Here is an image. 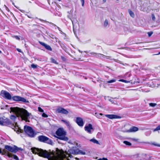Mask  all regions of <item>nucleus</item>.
I'll use <instances>...</instances> for the list:
<instances>
[{"mask_svg": "<svg viewBox=\"0 0 160 160\" xmlns=\"http://www.w3.org/2000/svg\"><path fill=\"white\" fill-rule=\"evenodd\" d=\"M159 130H160V125L158 126L156 128H155L153 130V131L155 132Z\"/></svg>", "mask_w": 160, "mask_h": 160, "instance_id": "c756f323", "label": "nucleus"}, {"mask_svg": "<svg viewBox=\"0 0 160 160\" xmlns=\"http://www.w3.org/2000/svg\"><path fill=\"white\" fill-rule=\"evenodd\" d=\"M138 130V128L135 127H133L130 128L129 131L131 132H135Z\"/></svg>", "mask_w": 160, "mask_h": 160, "instance_id": "6ab92c4d", "label": "nucleus"}, {"mask_svg": "<svg viewBox=\"0 0 160 160\" xmlns=\"http://www.w3.org/2000/svg\"><path fill=\"white\" fill-rule=\"evenodd\" d=\"M2 150H1L0 149V153H2Z\"/></svg>", "mask_w": 160, "mask_h": 160, "instance_id": "8fccbe9b", "label": "nucleus"}, {"mask_svg": "<svg viewBox=\"0 0 160 160\" xmlns=\"http://www.w3.org/2000/svg\"><path fill=\"white\" fill-rule=\"evenodd\" d=\"M109 101L112 102V103H113V100L111 99H110L109 100Z\"/></svg>", "mask_w": 160, "mask_h": 160, "instance_id": "37998d69", "label": "nucleus"}, {"mask_svg": "<svg viewBox=\"0 0 160 160\" xmlns=\"http://www.w3.org/2000/svg\"><path fill=\"white\" fill-rule=\"evenodd\" d=\"M160 54V52L158 53L156 55H159Z\"/></svg>", "mask_w": 160, "mask_h": 160, "instance_id": "864d4df0", "label": "nucleus"}, {"mask_svg": "<svg viewBox=\"0 0 160 160\" xmlns=\"http://www.w3.org/2000/svg\"><path fill=\"white\" fill-rule=\"evenodd\" d=\"M40 20L41 21H42V20H41V19H40Z\"/></svg>", "mask_w": 160, "mask_h": 160, "instance_id": "4d7b16f0", "label": "nucleus"}, {"mask_svg": "<svg viewBox=\"0 0 160 160\" xmlns=\"http://www.w3.org/2000/svg\"><path fill=\"white\" fill-rule=\"evenodd\" d=\"M39 43L41 45L44 46L48 50L50 51H52V49L49 45H48L45 43L42 42H39Z\"/></svg>", "mask_w": 160, "mask_h": 160, "instance_id": "ddd939ff", "label": "nucleus"}, {"mask_svg": "<svg viewBox=\"0 0 160 160\" xmlns=\"http://www.w3.org/2000/svg\"><path fill=\"white\" fill-rule=\"evenodd\" d=\"M8 156L10 158H13L16 160H19L18 158L16 155L12 154L10 153H8Z\"/></svg>", "mask_w": 160, "mask_h": 160, "instance_id": "2eb2a0df", "label": "nucleus"}, {"mask_svg": "<svg viewBox=\"0 0 160 160\" xmlns=\"http://www.w3.org/2000/svg\"><path fill=\"white\" fill-rule=\"evenodd\" d=\"M95 114L96 115V116L98 118H100V115H99V114H98L97 113H95Z\"/></svg>", "mask_w": 160, "mask_h": 160, "instance_id": "a19ab883", "label": "nucleus"}, {"mask_svg": "<svg viewBox=\"0 0 160 160\" xmlns=\"http://www.w3.org/2000/svg\"><path fill=\"white\" fill-rule=\"evenodd\" d=\"M71 21H72V24H73V22H72V20H71Z\"/></svg>", "mask_w": 160, "mask_h": 160, "instance_id": "6e6d98bb", "label": "nucleus"}, {"mask_svg": "<svg viewBox=\"0 0 160 160\" xmlns=\"http://www.w3.org/2000/svg\"><path fill=\"white\" fill-rule=\"evenodd\" d=\"M120 81H122V82H126V83H128V82H129L128 81H126V80H123V79H121V80H120Z\"/></svg>", "mask_w": 160, "mask_h": 160, "instance_id": "e433bc0d", "label": "nucleus"}, {"mask_svg": "<svg viewBox=\"0 0 160 160\" xmlns=\"http://www.w3.org/2000/svg\"><path fill=\"white\" fill-rule=\"evenodd\" d=\"M107 57V58L108 59H110V57L109 56H106Z\"/></svg>", "mask_w": 160, "mask_h": 160, "instance_id": "c03bdc74", "label": "nucleus"}, {"mask_svg": "<svg viewBox=\"0 0 160 160\" xmlns=\"http://www.w3.org/2000/svg\"><path fill=\"white\" fill-rule=\"evenodd\" d=\"M12 128L18 133L19 132L22 133L23 132V130L19 128L17 126H15L14 125H12Z\"/></svg>", "mask_w": 160, "mask_h": 160, "instance_id": "f8f14e48", "label": "nucleus"}, {"mask_svg": "<svg viewBox=\"0 0 160 160\" xmlns=\"http://www.w3.org/2000/svg\"><path fill=\"white\" fill-rule=\"evenodd\" d=\"M38 138V140L40 142L47 143L51 145H52L53 143L52 141L46 136L41 135L39 136Z\"/></svg>", "mask_w": 160, "mask_h": 160, "instance_id": "39448f33", "label": "nucleus"}, {"mask_svg": "<svg viewBox=\"0 0 160 160\" xmlns=\"http://www.w3.org/2000/svg\"><path fill=\"white\" fill-rule=\"evenodd\" d=\"M12 110L15 112L17 117L20 118L22 121L24 120L26 122H29V118H30V116L31 114L28 112L27 110L18 107L13 108Z\"/></svg>", "mask_w": 160, "mask_h": 160, "instance_id": "f03ea898", "label": "nucleus"}, {"mask_svg": "<svg viewBox=\"0 0 160 160\" xmlns=\"http://www.w3.org/2000/svg\"><path fill=\"white\" fill-rule=\"evenodd\" d=\"M68 142L71 145H73L72 146H75V148H78V143L75 142H72L71 141H69Z\"/></svg>", "mask_w": 160, "mask_h": 160, "instance_id": "f3484780", "label": "nucleus"}, {"mask_svg": "<svg viewBox=\"0 0 160 160\" xmlns=\"http://www.w3.org/2000/svg\"><path fill=\"white\" fill-rule=\"evenodd\" d=\"M38 110L39 112H43L44 111L40 107L38 108Z\"/></svg>", "mask_w": 160, "mask_h": 160, "instance_id": "72a5a7b5", "label": "nucleus"}, {"mask_svg": "<svg viewBox=\"0 0 160 160\" xmlns=\"http://www.w3.org/2000/svg\"><path fill=\"white\" fill-rule=\"evenodd\" d=\"M77 154H81L85 155L86 152L84 151H82L79 149L78 148H77Z\"/></svg>", "mask_w": 160, "mask_h": 160, "instance_id": "a211bd4d", "label": "nucleus"}, {"mask_svg": "<svg viewBox=\"0 0 160 160\" xmlns=\"http://www.w3.org/2000/svg\"><path fill=\"white\" fill-rule=\"evenodd\" d=\"M106 0H103V2H106Z\"/></svg>", "mask_w": 160, "mask_h": 160, "instance_id": "de8ad7c7", "label": "nucleus"}, {"mask_svg": "<svg viewBox=\"0 0 160 160\" xmlns=\"http://www.w3.org/2000/svg\"><path fill=\"white\" fill-rule=\"evenodd\" d=\"M16 118V117L15 115H12L10 117V118L11 119L14 120Z\"/></svg>", "mask_w": 160, "mask_h": 160, "instance_id": "a878e982", "label": "nucleus"}, {"mask_svg": "<svg viewBox=\"0 0 160 160\" xmlns=\"http://www.w3.org/2000/svg\"><path fill=\"white\" fill-rule=\"evenodd\" d=\"M31 67L33 68H37V65L34 64H32L31 65Z\"/></svg>", "mask_w": 160, "mask_h": 160, "instance_id": "2f4dec72", "label": "nucleus"}, {"mask_svg": "<svg viewBox=\"0 0 160 160\" xmlns=\"http://www.w3.org/2000/svg\"><path fill=\"white\" fill-rule=\"evenodd\" d=\"M23 102H26V103H28L29 101L28 100H27L26 99H25L24 98L21 97H20V99H19V101Z\"/></svg>", "mask_w": 160, "mask_h": 160, "instance_id": "412c9836", "label": "nucleus"}, {"mask_svg": "<svg viewBox=\"0 0 160 160\" xmlns=\"http://www.w3.org/2000/svg\"><path fill=\"white\" fill-rule=\"evenodd\" d=\"M85 130L89 133H92V130L93 129L92 125L91 124H89L88 125L86 126L85 127Z\"/></svg>", "mask_w": 160, "mask_h": 160, "instance_id": "9d476101", "label": "nucleus"}, {"mask_svg": "<svg viewBox=\"0 0 160 160\" xmlns=\"http://www.w3.org/2000/svg\"><path fill=\"white\" fill-rule=\"evenodd\" d=\"M90 54L92 55H93L94 56L96 57H98L100 58H101V57L102 58H104V57L105 56L103 54H101L100 53H98L97 54L95 53L92 52H90Z\"/></svg>", "mask_w": 160, "mask_h": 160, "instance_id": "dca6fc26", "label": "nucleus"}, {"mask_svg": "<svg viewBox=\"0 0 160 160\" xmlns=\"http://www.w3.org/2000/svg\"><path fill=\"white\" fill-rule=\"evenodd\" d=\"M42 116L43 117H45V118H47L48 117V115L44 113H42Z\"/></svg>", "mask_w": 160, "mask_h": 160, "instance_id": "f704fd0d", "label": "nucleus"}, {"mask_svg": "<svg viewBox=\"0 0 160 160\" xmlns=\"http://www.w3.org/2000/svg\"><path fill=\"white\" fill-rule=\"evenodd\" d=\"M1 52H2L0 50V53H1Z\"/></svg>", "mask_w": 160, "mask_h": 160, "instance_id": "5fc2aeb1", "label": "nucleus"}, {"mask_svg": "<svg viewBox=\"0 0 160 160\" xmlns=\"http://www.w3.org/2000/svg\"><path fill=\"white\" fill-rule=\"evenodd\" d=\"M156 145L158 146V147H160V145Z\"/></svg>", "mask_w": 160, "mask_h": 160, "instance_id": "3c124183", "label": "nucleus"}, {"mask_svg": "<svg viewBox=\"0 0 160 160\" xmlns=\"http://www.w3.org/2000/svg\"><path fill=\"white\" fill-rule=\"evenodd\" d=\"M9 119L7 118L4 119L3 118H0V125H7L11 124Z\"/></svg>", "mask_w": 160, "mask_h": 160, "instance_id": "0eeeda50", "label": "nucleus"}, {"mask_svg": "<svg viewBox=\"0 0 160 160\" xmlns=\"http://www.w3.org/2000/svg\"><path fill=\"white\" fill-rule=\"evenodd\" d=\"M105 116L108 118L110 119H112L114 118H119V116L112 114H106Z\"/></svg>", "mask_w": 160, "mask_h": 160, "instance_id": "4468645a", "label": "nucleus"}, {"mask_svg": "<svg viewBox=\"0 0 160 160\" xmlns=\"http://www.w3.org/2000/svg\"><path fill=\"white\" fill-rule=\"evenodd\" d=\"M49 22V23L52 24V25H54V26H56V25H55L54 24H53V23H52V22Z\"/></svg>", "mask_w": 160, "mask_h": 160, "instance_id": "a18cd8bd", "label": "nucleus"}, {"mask_svg": "<svg viewBox=\"0 0 160 160\" xmlns=\"http://www.w3.org/2000/svg\"><path fill=\"white\" fill-rule=\"evenodd\" d=\"M12 37L13 38H15L16 39H17V40H20V38L19 37V36H12Z\"/></svg>", "mask_w": 160, "mask_h": 160, "instance_id": "473e14b6", "label": "nucleus"}, {"mask_svg": "<svg viewBox=\"0 0 160 160\" xmlns=\"http://www.w3.org/2000/svg\"><path fill=\"white\" fill-rule=\"evenodd\" d=\"M129 13L130 14V15L131 17H132L133 18L134 16V13L131 10L129 11Z\"/></svg>", "mask_w": 160, "mask_h": 160, "instance_id": "393cba45", "label": "nucleus"}, {"mask_svg": "<svg viewBox=\"0 0 160 160\" xmlns=\"http://www.w3.org/2000/svg\"><path fill=\"white\" fill-rule=\"evenodd\" d=\"M123 143L127 145H131V144L129 142L127 141H124L123 142Z\"/></svg>", "mask_w": 160, "mask_h": 160, "instance_id": "bb28decb", "label": "nucleus"}, {"mask_svg": "<svg viewBox=\"0 0 160 160\" xmlns=\"http://www.w3.org/2000/svg\"><path fill=\"white\" fill-rule=\"evenodd\" d=\"M149 105L151 107H154L156 106V104L155 103H149Z\"/></svg>", "mask_w": 160, "mask_h": 160, "instance_id": "7c9ffc66", "label": "nucleus"}, {"mask_svg": "<svg viewBox=\"0 0 160 160\" xmlns=\"http://www.w3.org/2000/svg\"><path fill=\"white\" fill-rule=\"evenodd\" d=\"M79 51L80 52H81V53H82V51H80V50H79Z\"/></svg>", "mask_w": 160, "mask_h": 160, "instance_id": "603ef678", "label": "nucleus"}, {"mask_svg": "<svg viewBox=\"0 0 160 160\" xmlns=\"http://www.w3.org/2000/svg\"><path fill=\"white\" fill-rule=\"evenodd\" d=\"M52 61L53 62L56 63V62L54 59H52Z\"/></svg>", "mask_w": 160, "mask_h": 160, "instance_id": "49530a36", "label": "nucleus"}, {"mask_svg": "<svg viewBox=\"0 0 160 160\" xmlns=\"http://www.w3.org/2000/svg\"><path fill=\"white\" fill-rule=\"evenodd\" d=\"M22 151V149L20 148H18L16 146L14 145L13 147H12L10 152H12L16 153L18 151Z\"/></svg>", "mask_w": 160, "mask_h": 160, "instance_id": "9b49d317", "label": "nucleus"}, {"mask_svg": "<svg viewBox=\"0 0 160 160\" xmlns=\"http://www.w3.org/2000/svg\"><path fill=\"white\" fill-rule=\"evenodd\" d=\"M17 50L19 52H21V49H19V48H17Z\"/></svg>", "mask_w": 160, "mask_h": 160, "instance_id": "79ce46f5", "label": "nucleus"}, {"mask_svg": "<svg viewBox=\"0 0 160 160\" xmlns=\"http://www.w3.org/2000/svg\"><path fill=\"white\" fill-rule=\"evenodd\" d=\"M99 115H101V116H102V115H103V114H102V113H99Z\"/></svg>", "mask_w": 160, "mask_h": 160, "instance_id": "09e8293b", "label": "nucleus"}, {"mask_svg": "<svg viewBox=\"0 0 160 160\" xmlns=\"http://www.w3.org/2000/svg\"><path fill=\"white\" fill-rule=\"evenodd\" d=\"M82 2V6H83L84 4V0H80Z\"/></svg>", "mask_w": 160, "mask_h": 160, "instance_id": "4c0bfd02", "label": "nucleus"}, {"mask_svg": "<svg viewBox=\"0 0 160 160\" xmlns=\"http://www.w3.org/2000/svg\"><path fill=\"white\" fill-rule=\"evenodd\" d=\"M20 96H15L12 97V99L13 100L15 101H19L20 99Z\"/></svg>", "mask_w": 160, "mask_h": 160, "instance_id": "5701e85b", "label": "nucleus"}, {"mask_svg": "<svg viewBox=\"0 0 160 160\" xmlns=\"http://www.w3.org/2000/svg\"><path fill=\"white\" fill-rule=\"evenodd\" d=\"M56 111L58 113L65 114H67L68 113V112L67 110L62 108H58L57 109Z\"/></svg>", "mask_w": 160, "mask_h": 160, "instance_id": "1a4fd4ad", "label": "nucleus"}, {"mask_svg": "<svg viewBox=\"0 0 160 160\" xmlns=\"http://www.w3.org/2000/svg\"><path fill=\"white\" fill-rule=\"evenodd\" d=\"M24 129V132L30 137H33L37 134L34 132L32 128L30 126H25Z\"/></svg>", "mask_w": 160, "mask_h": 160, "instance_id": "20e7f679", "label": "nucleus"}, {"mask_svg": "<svg viewBox=\"0 0 160 160\" xmlns=\"http://www.w3.org/2000/svg\"><path fill=\"white\" fill-rule=\"evenodd\" d=\"M62 121L63 122L65 123V124L68 127L70 128L71 126L69 122L67 121L66 120H62Z\"/></svg>", "mask_w": 160, "mask_h": 160, "instance_id": "aec40b11", "label": "nucleus"}, {"mask_svg": "<svg viewBox=\"0 0 160 160\" xmlns=\"http://www.w3.org/2000/svg\"><path fill=\"white\" fill-rule=\"evenodd\" d=\"M116 81V80L115 79H113L108 81L107 82L108 83H112L115 82Z\"/></svg>", "mask_w": 160, "mask_h": 160, "instance_id": "c85d7f7f", "label": "nucleus"}, {"mask_svg": "<svg viewBox=\"0 0 160 160\" xmlns=\"http://www.w3.org/2000/svg\"><path fill=\"white\" fill-rule=\"evenodd\" d=\"M152 19L153 20H155V17L154 15L153 14H152Z\"/></svg>", "mask_w": 160, "mask_h": 160, "instance_id": "c9c22d12", "label": "nucleus"}, {"mask_svg": "<svg viewBox=\"0 0 160 160\" xmlns=\"http://www.w3.org/2000/svg\"><path fill=\"white\" fill-rule=\"evenodd\" d=\"M89 141L90 142H92L94 143H96L98 144H100V143L96 139H95V138H92L91 139L89 140Z\"/></svg>", "mask_w": 160, "mask_h": 160, "instance_id": "4be33fe9", "label": "nucleus"}, {"mask_svg": "<svg viewBox=\"0 0 160 160\" xmlns=\"http://www.w3.org/2000/svg\"><path fill=\"white\" fill-rule=\"evenodd\" d=\"M108 24V21L107 19H106L105 20L104 22V26L105 27H106L107 25Z\"/></svg>", "mask_w": 160, "mask_h": 160, "instance_id": "cd10ccee", "label": "nucleus"}, {"mask_svg": "<svg viewBox=\"0 0 160 160\" xmlns=\"http://www.w3.org/2000/svg\"><path fill=\"white\" fill-rule=\"evenodd\" d=\"M97 160H108L107 158H100L98 159Z\"/></svg>", "mask_w": 160, "mask_h": 160, "instance_id": "58836bf2", "label": "nucleus"}, {"mask_svg": "<svg viewBox=\"0 0 160 160\" xmlns=\"http://www.w3.org/2000/svg\"><path fill=\"white\" fill-rule=\"evenodd\" d=\"M77 124L80 127H82L84 124L83 119L80 117H77L75 121Z\"/></svg>", "mask_w": 160, "mask_h": 160, "instance_id": "6e6552de", "label": "nucleus"}, {"mask_svg": "<svg viewBox=\"0 0 160 160\" xmlns=\"http://www.w3.org/2000/svg\"><path fill=\"white\" fill-rule=\"evenodd\" d=\"M77 148L75 146H72L68 152H64L57 148L55 151H52L50 152L46 150L35 148H32L31 150L33 153L46 158L49 160H69V158H71L73 157L71 154L77 155Z\"/></svg>", "mask_w": 160, "mask_h": 160, "instance_id": "f257e3e1", "label": "nucleus"}, {"mask_svg": "<svg viewBox=\"0 0 160 160\" xmlns=\"http://www.w3.org/2000/svg\"><path fill=\"white\" fill-rule=\"evenodd\" d=\"M0 95L4 98L8 100H11L12 98L11 95L9 92L4 90L1 91Z\"/></svg>", "mask_w": 160, "mask_h": 160, "instance_id": "423d86ee", "label": "nucleus"}, {"mask_svg": "<svg viewBox=\"0 0 160 160\" xmlns=\"http://www.w3.org/2000/svg\"><path fill=\"white\" fill-rule=\"evenodd\" d=\"M12 147L11 146L9 145H6L5 146V148L7 150H8L9 151H10L11 149L12 148Z\"/></svg>", "mask_w": 160, "mask_h": 160, "instance_id": "b1692460", "label": "nucleus"}, {"mask_svg": "<svg viewBox=\"0 0 160 160\" xmlns=\"http://www.w3.org/2000/svg\"><path fill=\"white\" fill-rule=\"evenodd\" d=\"M66 132L64 130L63 128H60L56 131V134L58 136L57 138L59 139L68 141V138L65 136Z\"/></svg>", "mask_w": 160, "mask_h": 160, "instance_id": "7ed1b4c3", "label": "nucleus"}, {"mask_svg": "<svg viewBox=\"0 0 160 160\" xmlns=\"http://www.w3.org/2000/svg\"><path fill=\"white\" fill-rule=\"evenodd\" d=\"M152 34V32H148V34L149 37H150L151 36V35Z\"/></svg>", "mask_w": 160, "mask_h": 160, "instance_id": "ea45409f", "label": "nucleus"}]
</instances>
